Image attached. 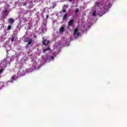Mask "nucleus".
<instances>
[{"mask_svg": "<svg viewBox=\"0 0 127 127\" xmlns=\"http://www.w3.org/2000/svg\"><path fill=\"white\" fill-rule=\"evenodd\" d=\"M2 13H3L2 18H5L7 15H8V13H9V11L7 9H5V10L2 11Z\"/></svg>", "mask_w": 127, "mask_h": 127, "instance_id": "nucleus-1", "label": "nucleus"}, {"mask_svg": "<svg viewBox=\"0 0 127 127\" xmlns=\"http://www.w3.org/2000/svg\"><path fill=\"white\" fill-rule=\"evenodd\" d=\"M43 39L44 40L42 41V44L44 45V46H46V45H48V44L50 43V41H47V39H44V38H43Z\"/></svg>", "mask_w": 127, "mask_h": 127, "instance_id": "nucleus-2", "label": "nucleus"}, {"mask_svg": "<svg viewBox=\"0 0 127 127\" xmlns=\"http://www.w3.org/2000/svg\"><path fill=\"white\" fill-rule=\"evenodd\" d=\"M78 30H79L78 29V28H76L75 29H74L73 32V35L74 36H79L80 35V33L78 32Z\"/></svg>", "mask_w": 127, "mask_h": 127, "instance_id": "nucleus-3", "label": "nucleus"}, {"mask_svg": "<svg viewBox=\"0 0 127 127\" xmlns=\"http://www.w3.org/2000/svg\"><path fill=\"white\" fill-rule=\"evenodd\" d=\"M103 5V4L101 2H96L95 3V6H97V7H101Z\"/></svg>", "mask_w": 127, "mask_h": 127, "instance_id": "nucleus-4", "label": "nucleus"}, {"mask_svg": "<svg viewBox=\"0 0 127 127\" xmlns=\"http://www.w3.org/2000/svg\"><path fill=\"white\" fill-rule=\"evenodd\" d=\"M8 23H11V24H12L14 23V19L12 18H10L8 20Z\"/></svg>", "mask_w": 127, "mask_h": 127, "instance_id": "nucleus-5", "label": "nucleus"}, {"mask_svg": "<svg viewBox=\"0 0 127 127\" xmlns=\"http://www.w3.org/2000/svg\"><path fill=\"white\" fill-rule=\"evenodd\" d=\"M74 23V20L71 19L68 22V26H72V24Z\"/></svg>", "mask_w": 127, "mask_h": 127, "instance_id": "nucleus-6", "label": "nucleus"}, {"mask_svg": "<svg viewBox=\"0 0 127 127\" xmlns=\"http://www.w3.org/2000/svg\"><path fill=\"white\" fill-rule=\"evenodd\" d=\"M33 38H30L28 40V42L27 44V47H28L29 45H30V44H31V43H32V40H33Z\"/></svg>", "mask_w": 127, "mask_h": 127, "instance_id": "nucleus-7", "label": "nucleus"}, {"mask_svg": "<svg viewBox=\"0 0 127 127\" xmlns=\"http://www.w3.org/2000/svg\"><path fill=\"white\" fill-rule=\"evenodd\" d=\"M107 10V9H106V8H101V11H102V12H101V13L102 14H104V13H106V11Z\"/></svg>", "mask_w": 127, "mask_h": 127, "instance_id": "nucleus-8", "label": "nucleus"}, {"mask_svg": "<svg viewBox=\"0 0 127 127\" xmlns=\"http://www.w3.org/2000/svg\"><path fill=\"white\" fill-rule=\"evenodd\" d=\"M60 30L61 32L65 31V28L64 27H61L60 29Z\"/></svg>", "mask_w": 127, "mask_h": 127, "instance_id": "nucleus-9", "label": "nucleus"}, {"mask_svg": "<svg viewBox=\"0 0 127 127\" xmlns=\"http://www.w3.org/2000/svg\"><path fill=\"white\" fill-rule=\"evenodd\" d=\"M50 50V48H47V49H44L43 50V52H46V51H49Z\"/></svg>", "mask_w": 127, "mask_h": 127, "instance_id": "nucleus-10", "label": "nucleus"}, {"mask_svg": "<svg viewBox=\"0 0 127 127\" xmlns=\"http://www.w3.org/2000/svg\"><path fill=\"white\" fill-rule=\"evenodd\" d=\"M67 18V14H65L63 16V19H66Z\"/></svg>", "mask_w": 127, "mask_h": 127, "instance_id": "nucleus-11", "label": "nucleus"}, {"mask_svg": "<svg viewBox=\"0 0 127 127\" xmlns=\"http://www.w3.org/2000/svg\"><path fill=\"white\" fill-rule=\"evenodd\" d=\"M10 29H11V26H10V25L8 26L7 30H10Z\"/></svg>", "mask_w": 127, "mask_h": 127, "instance_id": "nucleus-12", "label": "nucleus"}, {"mask_svg": "<svg viewBox=\"0 0 127 127\" xmlns=\"http://www.w3.org/2000/svg\"><path fill=\"white\" fill-rule=\"evenodd\" d=\"M97 14V12L96 11H94L92 13V15L93 16H96V15Z\"/></svg>", "mask_w": 127, "mask_h": 127, "instance_id": "nucleus-13", "label": "nucleus"}, {"mask_svg": "<svg viewBox=\"0 0 127 127\" xmlns=\"http://www.w3.org/2000/svg\"><path fill=\"white\" fill-rule=\"evenodd\" d=\"M79 12V8H76L75 10V13H78Z\"/></svg>", "mask_w": 127, "mask_h": 127, "instance_id": "nucleus-14", "label": "nucleus"}, {"mask_svg": "<svg viewBox=\"0 0 127 127\" xmlns=\"http://www.w3.org/2000/svg\"><path fill=\"white\" fill-rule=\"evenodd\" d=\"M11 41H12V42L14 41V38L12 37L11 38Z\"/></svg>", "mask_w": 127, "mask_h": 127, "instance_id": "nucleus-15", "label": "nucleus"}, {"mask_svg": "<svg viewBox=\"0 0 127 127\" xmlns=\"http://www.w3.org/2000/svg\"><path fill=\"white\" fill-rule=\"evenodd\" d=\"M2 71H3L2 69H0V74H1V73H2Z\"/></svg>", "mask_w": 127, "mask_h": 127, "instance_id": "nucleus-16", "label": "nucleus"}, {"mask_svg": "<svg viewBox=\"0 0 127 127\" xmlns=\"http://www.w3.org/2000/svg\"><path fill=\"white\" fill-rule=\"evenodd\" d=\"M63 12H66V10L65 9H63Z\"/></svg>", "mask_w": 127, "mask_h": 127, "instance_id": "nucleus-17", "label": "nucleus"}, {"mask_svg": "<svg viewBox=\"0 0 127 127\" xmlns=\"http://www.w3.org/2000/svg\"><path fill=\"white\" fill-rule=\"evenodd\" d=\"M48 17H49V16L48 15H47L46 19H47L48 18Z\"/></svg>", "mask_w": 127, "mask_h": 127, "instance_id": "nucleus-18", "label": "nucleus"}, {"mask_svg": "<svg viewBox=\"0 0 127 127\" xmlns=\"http://www.w3.org/2000/svg\"><path fill=\"white\" fill-rule=\"evenodd\" d=\"M11 79H12V80H14V76H12L11 77Z\"/></svg>", "mask_w": 127, "mask_h": 127, "instance_id": "nucleus-19", "label": "nucleus"}, {"mask_svg": "<svg viewBox=\"0 0 127 127\" xmlns=\"http://www.w3.org/2000/svg\"><path fill=\"white\" fill-rule=\"evenodd\" d=\"M51 59H54V57L51 56Z\"/></svg>", "mask_w": 127, "mask_h": 127, "instance_id": "nucleus-20", "label": "nucleus"}, {"mask_svg": "<svg viewBox=\"0 0 127 127\" xmlns=\"http://www.w3.org/2000/svg\"><path fill=\"white\" fill-rule=\"evenodd\" d=\"M9 82H11V83H12V82H13V80H11V81H10V80H9Z\"/></svg>", "mask_w": 127, "mask_h": 127, "instance_id": "nucleus-21", "label": "nucleus"}, {"mask_svg": "<svg viewBox=\"0 0 127 127\" xmlns=\"http://www.w3.org/2000/svg\"><path fill=\"white\" fill-rule=\"evenodd\" d=\"M69 0V1L71 2V1H72L73 0Z\"/></svg>", "mask_w": 127, "mask_h": 127, "instance_id": "nucleus-22", "label": "nucleus"}, {"mask_svg": "<svg viewBox=\"0 0 127 127\" xmlns=\"http://www.w3.org/2000/svg\"><path fill=\"white\" fill-rule=\"evenodd\" d=\"M55 7V6H53V8H54Z\"/></svg>", "mask_w": 127, "mask_h": 127, "instance_id": "nucleus-23", "label": "nucleus"}]
</instances>
